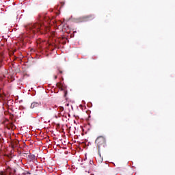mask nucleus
<instances>
[{
    "label": "nucleus",
    "mask_w": 175,
    "mask_h": 175,
    "mask_svg": "<svg viewBox=\"0 0 175 175\" xmlns=\"http://www.w3.org/2000/svg\"><path fill=\"white\" fill-rule=\"evenodd\" d=\"M9 111H5V112H4V114H6V113H8Z\"/></svg>",
    "instance_id": "9b49d317"
},
{
    "label": "nucleus",
    "mask_w": 175,
    "mask_h": 175,
    "mask_svg": "<svg viewBox=\"0 0 175 175\" xmlns=\"http://www.w3.org/2000/svg\"><path fill=\"white\" fill-rule=\"evenodd\" d=\"M94 18H95V16H94L93 14H90V15L82 16V17L79 18V20L81 21H91L94 20Z\"/></svg>",
    "instance_id": "20e7f679"
},
{
    "label": "nucleus",
    "mask_w": 175,
    "mask_h": 175,
    "mask_svg": "<svg viewBox=\"0 0 175 175\" xmlns=\"http://www.w3.org/2000/svg\"><path fill=\"white\" fill-rule=\"evenodd\" d=\"M26 29L29 30L31 33H36V32H40V33H44V32L47 31V30L49 29V27L43 25V23L39 22V23H36L34 24H31L27 25L26 27Z\"/></svg>",
    "instance_id": "f257e3e1"
},
{
    "label": "nucleus",
    "mask_w": 175,
    "mask_h": 175,
    "mask_svg": "<svg viewBox=\"0 0 175 175\" xmlns=\"http://www.w3.org/2000/svg\"><path fill=\"white\" fill-rule=\"evenodd\" d=\"M0 98H3V96L1 94H0Z\"/></svg>",
    "instance_id": "9d476101"
},
{
    "label": "nucleus",
    "mask_w": 175,
    "mask_h": 175,
    "mask_svg": "<svg viewBox=\"0 0 175 175\" xmlns=\"http://www.w3.org/2000/svg\"><path fill=\"white\" fill-rule=\"evenodd\" d=\"M40 103L33 102L31 104V109H38V107H40Z\"/></svg>",
    "instance_id": "39448f33"
},
{
    "label": "nucleus",
    "mask_w": 175,
    "mask_h": 175,
    "mask_svg": "<svg viewBox=\"0 0 175 175\" xmlns=\"http://www.w3.org/2000/svg\"><path fill=\"white\" fill-rule=\"evenodd\" d=\"M59 73H60V74L62 75V70H59Z\"/></svg>",
    "instance_id": "1a4fd4ad"
},
{
    "label": "nucleus",
    "mask_w": 175,
    "mask_h": 175,
    "mask_svg": "<svg viewBox=\"0 0 175 175\" xmlns=\"http://www.w3.org/2000/svg\"><path fill=\"white\" fill-rule=\"evenodd\" d=\"M55 118H59L62 117L63 121H69L70 118V114L68 112H66L65 110H57L55 113Z\"/></svg>",
    "instance_id": "f03ea898"
},
{
    "label": "nucleus",
    "mask_w": 175,
    "mask_h": 175,
    "mask_svg": "<svg viewBox=\"0 0 175 175\" xmlns=\"http://www.w3.org/2000/svg\"><path fill=\"white\" fill-rule=\"evenodd\" d=\"M0 175H6V173H5L3 171H1L0 172Z\"/></svg>",
    "instance_id": "0eeeda50"
},
{
    "label": "nucleus",
    "mask_w": 175,
    "mask_h": 175,
    "mask_svg": "<svg viewBox=\"0 0 175 175\" xmlns=\"http://www.w3.org/2000/svg\"><path fill=\"white\" fill-rule=\"evenodd\" d=\"M0 62H2V59H1Z\"/></svg>",
    "instance_id": "2eb2a0df"
},
{
    "label": "nucleus",
    "mask_w": 175,
    "mask_h": 175,
    "mask_svg": "<svg viewBox=\"0 0 175 175\" xmlns=\"http://www.w3.org/2000/svg\"><path fill=\"white\" fill-rule=\"evenodd\" d=\"M1 90H2V89H0V92H1Z\"/></svg>",
    "instance_id": "dca6fc26"
},
{
    "label": "nucleus",
    "mask_w": 175,
    "mask_h": 175,
    "mask_svg": "<svg viewBox=\"0 0 175 175\" xmlns=\"http://www.w3.org/2000/svg\"><path fill=\"white\" fill-rule=\"evenodd\" d=\"M57 75H56V76H55V79H57Z\"/></svg>",
    "instance_id": "ddd939ff"
},
{
    "label": "nucleus",
    "mask_w": 175,
    "mask_h": 175,
    "mask_svg": "<svg viewBox=\"0 0 175 175\" xmlns=\"http://www.w3.org/2000/svg\"><path fill=\"white\" fill-rule=\"evenodd\" d=\"M1 59L3 58V55H1Z\"/></svg>",
    "instance_id": "f8f14e48"
},
{
    "label": "nucleus",
    "mask_w": 175,
    "mask_h": 175,
    "mask_svg": "<svg viewBox=\"0 0 175 175\" xmlns=\"http://www.w3.org/2000/svg\"><path fill=\"white\" fill-rule=\"evenodd\" d=\"M96 144L98 146V148H100V146H105L106 143V139L103 137H98L95 142Z\"/></svg>",
    "instance_id": "7ed1b4c3"
},
{
    "label": "nucleus",
    "mask_w": 175,
    "mask_h": 175,
    "mask_svg": "<svg viewBox=\"0 0 175 175\" xmlns=\"http://www.w3.org/2000/svg\"><path fill=\"white\" fill-rule=\"evenodd\" d=\"M67 94H68V92L64 91V96H66Z\"/></svg>",
    "instance_id": "6e6552de"
},
{
    "label": "nucleus",
    "mask_w": 175,
    "mask_h": 175,
    "mask_svg": "<svg viewBox=\"0 0 175 175\" xmlns=\"http://www.w3.org/2000/svg\"><path fill=\"white\" fill-rule=\"evenodd\" d=\"M62 109H64V107H62V108L60 109V110H62Z\"/></svg>",
    "instance_id": "4468645a"
},
{
    "label": "nucleus",
    "mask_w": 175,
    "mask_h": 175,
    "mask_svg": "<svg viewBox=\"0 0 175 175\" xmlns=\"http://www.w3.org/2000/svg\"><path fill=\"white\" fill-rule=\"evenodd\" d=\"M57 87L61 90V91H64V88H62V83H57Z\"/></svg>",
    "instance_id": "423d86ee"
}]
</instances>
